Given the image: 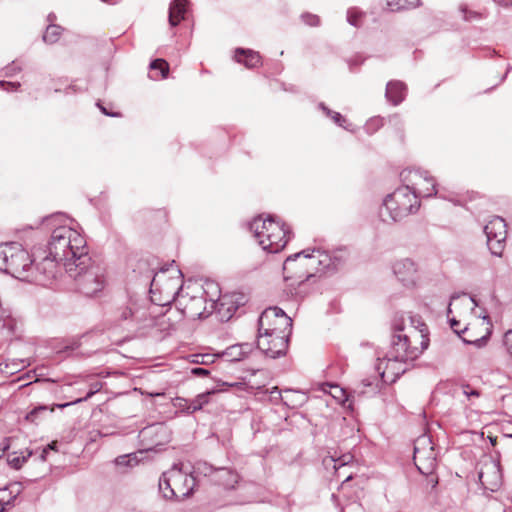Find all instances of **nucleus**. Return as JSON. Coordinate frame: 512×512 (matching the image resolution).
<instances>
[{"label":"nucleus","instance_id":"1","mask_svg":"<svg viewBox=\"0 0 512 512\" xmlns=\"http://www.w3.org/2000/svg\"><path fill=\"white\" fill-rule=\"evenodd\" d=\"M393 336L390 353L392 359L414 361L429 345L428 329L418 315L396 314L392 323Z\"/></svg>","mask_w":512,"mask_h":512},{"label":"nucleus","instance_id":"2","mask_svg":"<svg viewBox=\"0 0 512 512\" xmlns=\"http://www.w3.org/2000/svg\"><path fill=\"white\" fill-rule=\"evenodd\" d=\"M48 253L62 262L66 272H73L76 267L83 268V265L89 263L86 240L77 230L69 226L53 229L48 243Z\"/></svg>","mask_w":512,"mask_h":512},{"label":"nucleus","instance_id":"3","mask_svg":"<svg viewBox=\"0 0 512 512\" xmlns=\"http://www.w3.org/2000/svg\"><path fill=\"white\" fill-rule=\"evenodd\" d=\"M250 230L263 250L270 253H278L288 242V230L272 217L262 219L257 217L250 223Z\"/></svg>","mask_w":512,"mask_h":512},{"label":"nucleus","instance_id":"4","mask_svg":"<svg viewBox=\"0 0 512 512\" xmlns=\"http://www.w3.org/2000/svg\"><path fill=\"white\" fill-rule=\"evenodd\" d=\"M420 207V201L406 185L397 188L393 193L386 196L380 215L383 221L388 219L400 221L410 214L415 213Z\"/></svg>","mask_w":512,"mask_h":512},{"label":"nucleus","instance_id":"5","mask_svg":"<svg viewBox=\"0 0 512 512\" xmlns=\"http://www.w3.org/2000/svg\"><path fill=\"white\" fill-rule=\"evenodd\" d=\"M84 267H76L75 271L67 272L73 278L81 293L86 296H94L102 291L105 284V269L92 261L89 256V263Z\"/></svg>","mask_w":512,"mask_h":512},{"label":"nucleus","instance_id":"6","mask_svg":"<svg viewBox=\"0 0 512 512\" xmlns=\"http://www.w3.org/2000/svg\"><path fill=\"white\" fill-rule=\"evenodd\" d=\"M7 264L5 266V273L13 277L28 281L33 277V263L29 252L25 250L19 243H10L8 248Z\"/></svg>","mask_w":512,"mask_h":512},{"label":"nucleus","instance_id":"7","mask_svg":"<svg viewBox=\"0 0 512 512\" xmlns=\"http://www.w3.org/2000/svg\"><path fill=\"white\" fill-rule=\"evenodd\" d=\"M308 250L295 253L286 258L283 264V273L285 281L294 280L297 284H301L314 276L316 268H312L308 262L312 258V252L307 253Z\"/></svg>","mask_w":512,"mask_h":512},{"label":"nucleus","instance_id":"8","mask_svg":"<svg viewBox=\"0 0 512 512\" xmlns=\"http://www.w3.org/2000/svg\"><path fill=\"white\" fill-rule=\"evenodd\" d=\"M292 320L279 307H269L262 312L258 320V331L268 333H291Z\"/></svg>","mask_w":512,"mask_h":512},{"label":"nucleus","instance_id":"9","mask_svg":"<svg viewBox=\"0 0 512 512\" xmlns=\"http://www.w3.org/2000/svg\"><path fill=\"white\" fill-rule=\"evenodd\" d=\"M400 177L403 184L416 194L418 200L420 197L436 194L435 181L426 171L406 169L401 172Z\"/></svg>","mask_w":512,"mask_h":512},{"label":"nucleus","instance_id":"10","mask_svg":"<svg viewBox=\"0 0 512 512\" xmlns=\"http://www.w3.org/2000/svg\"><path fill=\"white\" fill-rule=\"evenodd\" d=\"M414 463L421 474L430 475L437 466L436 453L430 437L422 435L414 444Z\"/></svg>","mask_w":512,"mask_h":512},{"label":"nucleus","instance_id":"11","mask_svg":"<svg viewBox=\"0 0 512 512\" xmlns=\"http://www.w3.org/2000/svg\"><path fill=\"white\" fill-rule=\"evenodd\" d=\"M288 338L287 334L258 331L257 347L265 356L276 359L286 354Z\"/></svg>","mask_w":512,"mask_h":512},{"label":"nucleus","instance_id":"12","mask_svg":"<svg viewBox=\"0 0 512 512\" xmlns=\"http://www.w3.org/2000/svg\"><path fill=\"white\" fill-rule=\"evenodd\" d=\"M179 304L183 313L189 318H205L208 317L215 309L216 302L214 299L207 300L205 293L193 295L190 297L179 296Z\"/></svg>","mask_w":512,"mask_h":512},{"label":"nucleus","instance_id":"13","mask_svg":"<svg viewBox=\"0 0 512 512\" xmlns=\"http://www.w3.org/2000/svg\"><path fill=\"white\" fill-rule=\"evenodd\" d=\"M347 252L343 248L328 252L320 248L312 250V258L308 259L312 268H316V272L330 271L338 269L346 260Z\"/></svg>","mask_w":512,"mask_h":512},{"label":"nucleus","instance_id":"14","mask_svg":"<svg viewBox=\"0 0 512 512\" xmlns=\"http://www.w3.org/2000/svg\"><path fill=\"white\" fill-rule=\"evenodd\" d=\"M506 227V222L501 217H494L484 227L488 248L495 256L502 255L507 235Z\"/></svg>","mask_w":512,"mask_h":512},{"label":"nucleus","instance_id":"15","mask_svg":"<svg viewBox=\"0 0 512 512\" xmlns=\"http://www.w3.org/2000/svg\"><path fill=\"white\" fill-rule=\"evenodd\" d=\"M196 469L199 473L211 477L214 483L226 489L234 488L239 480L238 474L226 467L215 468L207 463H199Z\"/></svg>","mask_w":512,"mask_h":512},{"label":"nucleus","instance_id":"16","mask_svg":"<svg viewBox=\"0 0 512 512\" xmlns=\"http://www.w3.org/2000/svg\"><path fill=\"white\" fill-rule=\"evenodd\" d=\"M377 371L384 382H395L405 371L407 360L392 359L390 353H386L383 359H378Z\"/></svg>","mask_w":512,"mask_h":512},{"label":"nucleus","instance_id":"17","mask_svg":"<svg viewBox=\"0 0 512 512\" xmlns=\"http://www.w3.org/2000/svg\"><path fill=\"white\" fill-rule=\"evenodd\" d=\"M151 307L152 305L147 302L131 303L128 309L131 321L139 325V328L141 329L154 326L156 324V318L152 315V312L150 311Z\"/></svg>","mask_w":512,"mask_h":512},{"label":"nucleus","instance_id":"18","mask_svg":"<svg viewBox=\"0 0 512 512\" xmlns=\"http://www.w3.org/2000/svg\"><path fill=\"white\" fill-rule=\"evenodd\" d=\"M173 483V492H175V498H186L192 494L195 486L194 477L183 473L178 465L173 466V477L171 478Z\"/></svg>","mask_w":512,"mask_h":512},{"label":"nucleus","instance_id":"19","mask_svg":"<svg viewBox=\"0 0 512 512\" xmlns=\"http://www.w3.org/2000/svg\"><path fill=\"white\" fill-rule=\"evenodd\" d=\"M62 266V262L57 261L54 257L48 255L41 262L33 265V277L30 282H42L46 279L54 278L57 274L58 267Z\"/></svg>","mask_w":512,"mask_h":512},{"label":"nucleus","instance_id":"20","mask_svg":"<svg viewBox=\"0 0 512 512\" xmlns=\"http://www.w3.org/2000/svg\"><path fill=\"white\" fill-rule=\"evenodd\" d=\"M478 478L485 489L496 491L502 481L499 464L494 461L484 464L478 474Z\"/></svg>","mask_w":512,"mask_h":512},{"label":"nucleus","instance_id":"21","mask_svg":"<svg viewBox=\"0 0 512 512\" xmlns=\"http://www.w3.org/2000/svg\"><path fill=\"white\" fill-rule=\"evenodd\" d=\"M393 272L405 286H412L417 280V268L411 259H401L394 263Z\"/></svg>","mask_w":512,"mask_h":512},{"label":"nucleus","instance_id":"22","mask_svg":"<svg viewBox=\"0 0 512 512\" xmlns=\"http://www.w3.org/2000/svg\"><path fill=\"white\" fill-rule=\"evenodd\" d=\"M406 95V86L400 81H390L386 86L385 96L393 105L400 104Z\"/></svg>","mask_w":512,"mask_h":512},{"label":"nucleus","instance_id":"23","mask_svg":"<svg viewBox=\"0 0 512 512\" xmlns=\"http://www.w3.org/2000/svg\"><path fill=\"white\" fill-rule=\"evenodd\" d=\"M235 59L239 63H243L247 68H255L261 63V56L258 52L237 48L235 52Z\"/></svg>","mask_w":512,"mask_h":512},{"label":"nucleus","instance_id":"24","mask_svg":"<svg viewBox=\"0 0 512 512\" xmlns=\"http://www.w3.org/2000/svg\"><path fill=\"white\" fill-rule=\"evenodd\" d=\"M186 0H173L169 6V24L172 27L177 26L186 13Z\"/></svg>","mask_w":512,"mask_h":512},{"label":"nucleus","instance_id":"25","mask_svg":"<svg viewBox=\"0 0 512 512\" xmlns=\"http://www.w3.org/2000/svg\"><path fill=\"white\" fill-rule=\"evenodd\" d=\"M172 477L173 467L170 470L164 472L159 479V491L166 499H172L175 496V492H173V483L171 482Z\"/></svg>","mask_w":512,"mask_h":512},{"label":"nucleus","instance_id":"26","mask_svg":"<svg viewBox=\"0 0 512 512\" xmlns=\"http://www.w3.org/2000/svg\"><path fill=\"white\" fill-rule=\"evenodd\" d=\"M214 393V390H209L204 393L198 394L193 400L190 401L189 406H187L186 408V412L192 414L196 411L201 410L206 404L209 403V397Z\"/></svg>","mask_w":512,"mask_h":512},{"label":"nucleus","instance_id":"27","mask_svg":"<svg viewBox=\"0 0 512 512\" xmlns=\"http://www.w3.org/2000/svg\"><path fill=\"white\" fill-rule=\"evenodd\" d=\"M32 455L31 451H21V452H13L8 454L7 463L10 467L14 469H20L23 464L27 461V459Z\"/></svg>","mask_w":512,"mask_h":512},{"label":"nucleus","instance_id":"28","mask_svg":"<svg viewBox=\"0 0 512 512\" xmlns=\"http://www.w3.org/2000/svg\"><path fill=\"white\" fill-rule=\"evenodd\" d=\"M62 33V27L56 24H49L43 34V41L47 44L56 43Z\"/></svg>","mask_w":512,"mask_h":512},{"label":"nucleus","instance_id":"29","mask_svg":"<svg viewBox=\"0 0 512 512\" xmlns=\"http://www.w3.org/2000/svg\"><path fill=\"white\" fill-rule=\"evenodd\" d=\"M363 13L355 8H350L347 11V21L350 25L358 27L361 25Z\"/></svg>","mask_w":512,"mask_h":512},{"label":"nucleus","instance_id":"30","mask_svg":"<svg viewBox=\"0 0 512 512\" xmlns=\"http://www.w3.org/2000/svg\"><path fill=\"white\" fill-rule=\"evenodd\" d=\"M150 68L159 69L163 78H166L169 72V65L164 59H156L151 62Z\"/></svg>","mask_w":512,"mask_h":512},{"label":"nucleus","instance_id":"31","mask_svg":"<svg viewBox=\"0 0 512 512\" xmlns=\"http://www.w3.org/2000/svg\"><path fill=\"white\" fill-rule=\"evenodd\" d=\"M10 247V243L0 244V271H5V266L7 264L8 257V248Z\"/></svg>","mask_w":512,"mask_h":512},{"label":"nucleus","instance_id":"32","mask_svg":"<svg viewBox=\"0 0 512 512\" xmlns=\"http://www.w3.org/2000/svg\"><path fill=\"white\" fill-rule=\"evenodd\" d=\"M302 20L309 26H318L320 23V19L317 15L305 13L301 16Z\"/></svg>","mask_w":512,"mask_h":512},{"label":"nucleus","instance_id":"33","mask_svg":"<svg viewBox=\"0 0 512 512\" xmlns=\"http://www.w3.org/2000/svg\"><path fill=\"white\" fill-rule=\"evenodd\" d=\"M193 357H194L193 362L198 363V364H208V363H211L214 361V355H210V354H198V355H193Z\"/></svg>","mask_w":512,"mask_h":512},{"label":"nucleus","instance_id":"34","mask_svg":"<svg viewBox=\"0 0 512 512\" xmlns=\"http://www.w3.org/2000/svg\"><path fill=\"white\" fill-rule=\"evenodd\" d=\"M132 461H134L136 463V458L135 457L131 458L130 455H121L115 459V463L118 466H131Z\"/></svg>","mask_w":512,"mask_h":512},{"label":"nucleus","instance_id":"35","mask_svg":"<svg viewBox=\"0 0 512 512\" xmlns=\"http://www.w3.org/2000/svg\"><path fill=\"white\" fill-rule=\"evenodd\" d=\"M46 411V407L45 406H39V407H36L34 408L33 410H31L27 415H26V420L28 421H31V422H35L36 419H37V416L39 413H42Z\"/></svg>","mask_w":512,"mask_h":512},{"label":"nucleus","instance_id":"36","mask_svg":"<svg viewBox=\"0 0 512 512\" xmlns=\"http://www.w3.org/2000/svg\"><path fill=\"white\" fill-rule=\"evenodd\" d=\"M386 5L391 11H397L403 9V3L401 0H386Z\"/></svg>","mask_w":512,"mask_h":512},{"label":"nucleus","instance_id":"37","mask_svg":"<svg viewBox=\"0 0 512 512\" xmlns=\"http://www.w3.org/2000/svg\"><path fill=\"white\" fill-rule=\"evenodd\" d=\"M0 85L3 86L4 89L7 90V91H14V90H17L20 87V83L19 82H4V81H1Z\"/></svg>","mask_w":512,"mask_h":512},{"label":"nucleus","instance_id":"38","mask_svg":"<svg viewBox=\"0 0 512 512\" xmlns=\"http://www.w3.org/2000/svg\"><path fill=\"white\" fill-rule=\"evenodd\" d=\"M331 118L337 125L346 128L344 125V123H346V119L340 113L333 112Z\"/></svg>","mask_w":512,"mask_h":512},{"label":"nucleus","instance_id":"39","mask_svg":"<svg viewBox=\"0 0 512 512\" xmlns=\"http://www.w3.org/2000/svg\"><path fill=\"white\" fill-rule=\"evenodd\" d=\"M504 343L508 347L509 353L512 356V330H509L505 333Z\"/></svg>","mask_w":512,"mask_h":512},{"label":"nucleus","instance_id":"40","mask_svg":"<svg viewBox=\"0 0 512 512\" xmlns=\"http://www.w3.org/2000/svg\"><path fill=\"white\" fill-rule=\"evenodd\" d=\"M190 402L187 399L184 398H176L175 406L181 409L182 411L186 412L187 406H189Z\"/></svg>","mask_w":512,"mask_h":512},{"label":"nucleus","instance_id":"41","mask_svg":"<svg viewBox=\"0 0 512 512\" xmlns=\"http://www.w3.org/2000/svg\"><path fill=\"white\" fill-rule=\"evenodd\" d=\"M462 393L464 395H466L467 397H471V396H476L478 397L479 396V392L475 389H470L469 386H463L462 387Z\"/></svg>","mask_w":512,"mask_h":512},{"label":"nucleus","instance_id":"42","mask_svg":"<svg viewBox=\"0 0 512 512\" xmlns=\"http://www.w3.org/2000/svg\"><path fill=\"white\" fill-rule=\"evenodd\" d=\"M450 327H451V329H452L455 333H457V334H459L460 332H462V331H463V330L460 328V322H459V321H457L455 318H451V319H450Z\"/></svg>","mask_w":512,"mask_h":512},{"label":"nucleus","instance_id":"43","mask_svg":"<svg viewBox=\"0 0 512 512\" xmlns=\"http://www.w3.org/2000/svg\"><path fill=\"white\" fill-rule=\"evenodd\" d=\"M403 3V9H408L412 7H416L419 4V0H401Z\"/></svg>","mask_w":512,"mask_h":512},{"label":"nucleus","instance_id":"44","mask_svg":"<svg viewBox=\"0 0 512 512\" xmlns=\"http://www.w3.org/2000/svg\"><path fill=\"white\" fill-rule=\"evenodd\" d=\"M191 373L196 376H206L209 374V371L207 369L197 367L193 368Z\"/></svg>","mask_w":512,"mask_h":512},{"label":"nucleus","instance_id":"45","mask_svg":"<svg viewBox=\"0 0 512 512\" xmlns=\"http://www.w3.org/2000/svg\"><path fill=\"white\" fill-rule=\"evenodd\" d=\"M20 70H21V68H20V67L15 66V64H14V63H12V65H11V66L7 67V73H6V75H12V73H16V72H18V71H20Z\"/></svg>","mask_w":512,"mask_h":512},{"label":"nucleus","instance_id":"46","mask_svg":"<svg viewBox=\"0 0 512 512\" xmlns=\"http://www.w3.org/2000/svg\"><path fill=\"white\" fill-rule=\"evenodd\" d=\"M361 385L363 386V388L365 387H371L372 386V383L368 380V379H365L361 382ZM359 394H364L365 393V390L364 389H360L358 391Z\"/></svg>","mask_w":512,"mask_h":512},{"label":"nucleus","instance_id":"47","mask_svg":"<svg viewBox=\"0 0 512 512\" xmlns=\"http://www.w3.org/2000/svg\"><path fill=\"white\" fill-rule=\"evenodd\" d=\"M319 107L322 109V111L328 116V117H331L333 115V112L332 110H330L328 107H326L323 103H321L319 105Z\"/></svg>","mask_w":512,"mask_h":512},{"label":"nucleus","instance_id":"48","mask_svg":"<svg viewBox=\"0 0 512 512\" xmlns=\"http://www.w3.org/2000/svg\"><path fill=\"white\" fill-rule=\"evenodd\" d=\"M98 106H99V108L101 109V111H102L105 115H107V116H111V117L119 116V113H110V112H108V111L106 110V108H105V107H103V106H101V105H99V104H98Z\"/></svg>","mask_w":512,"mask_h":512},{"label":"nucleus","instance_id":"49","mask_svg":"<svg viewBox=\"0 0 512 512\" xmlns=\"http://www.w3.org/2000/svg\"><path fill=\"white\" fill-rule=\"evenodd\" d=\"M60 217H62L61 214L52 215V216L44 218L43 222L44 223H49V222H51V221H53V220H55L57 218H60Z\"/></svg>","mask_w":512,"mask_h":512},{"label":"nucleus","instance_id":"50","mask_svg":"<svg viewBox=\"0 0 512 512\" xmlns=\"http://www.w3.org/2000/svg\"><path fill=\"white\" fill-rule=\"evenodd\" d=\"M128 309L129 307H127L121 314V318L124 319V320H128L130 319L131 320V317L129 315V312H128Z\"/></svg>","mask_w":512,"mask_h":512},{"label":"nucleus","instance_id":"51","mask_svg":"<svg viewBox=\"0 0 512 512\" xmlns=\"http://www.w3.org/2000/svg\"><path fill=\"white\" fill-rule=\"evenodd\" d=\"M498 4L503 6L512 5V0H495Z\"/></svg>","mask_w":512,"mask_h":512},{"label":"nucleus","instance_id":"52","mask_svg":"<svg viewBox=\"0 0 512 512\" xmlns=\"http://www.w3.org/2000/svg\"><path fill=\"white\" fill-rule=\"evenodd\" d=\"M47 20H48L49 24H54V21L56 20V15L54 13H50L47 16Z\"/></svg>","mask_w":512,"mask_h":512},{"label":"nucleus","instance_id":"53","mask_svg":"<svg viewBox=\"0 0 512 512\" xmlns=\"http://www.w3.org/2000/svg\"><path fill=\"white\" fill-rule=\"evenodd\" d=\"M461 11L464 13V16H463V17H464V19H465V20H469V19H470V16H468V15H467V11H466V9H465V8H462V9H461Z\"/></svg>","mask_w":512,"mask_h":512},{"label":"nucleus","instance_id":"54","mask_svg":"<svg viewBox=\"0 0 512 512\" xmlns=\"http://www.w3.org/2000/svg\"><path fill=\"white\" fill-rule=\"evenodd\" d=\"M338 461H340V462H341V463H340V466H344V465L347 463V461H346V456H343V458L339 459Z\"/></svg>","mask_w":512,"mask_h":512},{"label":"nucleus","instance_id":"55","mask_svg":"<svg viewBox=\"0 0 512 512\" xmlns=\"http://www.w3.org/2000/svg\"><path fill=\"white\" fill-rule=\"evenodd\" d=\"M48 448L54 450L56 448V442H52L51 444H49Z\"/></svg>","mask_w":512,"mask_h":512},{"label":"nucleus","instance_id":"56","mask_svg":"<svg viewBox=\"0 0 512 512\" xmlns=\"http://www.w3.org/2000/svg\"><path fill=\"white\" fill-rule=\"evenodd\" d=\"M46 454H47V449H44V450L42 451V454H41V458H42L43 460H45V458H46Z\"/></svg>","mask_w":512,"mask_h":512},{"label":"nucleus","instance_id":"57","mask_svg":"<svg viewBox=\"0 0 512 512\" xmlns=\"http://www.w3.org/2000/svg\"><path fill=\"white\" fill-rule=\"evenodd\" d=\"M332 388L339 391L342 395L344 394V390L340 389L338 386H332Z\"/></svg>","mask_w":512,"mask_h":512},{"label":"nucleus","instance_id":"58","mask_svg":"<svg viewBox=\"0 0 512 512\" xmlns=\"http://www.w3.org/2000/svg\"><path fill=\"white\" fill-rule=\"evenodd\" d=\"M398 119V115H393L392 117H390V121H397Z\"/></svg>","mask_w":512,"mask_h":512},{"label":"nucleus","instance_id":"59","mask_svg":"<svg viewBox=\"0 0 512 512\" xmlns=\"http://www.w3.org/2000/svg\"><path fill=\"white\" fill-rule=\"evenodd\" d=\"M156 282H157V280H156V276H154V278H153V279H152V281H151V286H152V287H153V286H155V285H156Z\"/></svg>","mask_w":512,"mask_h":512},{"label":"nucleus","instance_id":"60","mask_svg":"<svg viewBox=\"0 0 512 512\" xmlns=\"http://www.w3.org/2000/svg\"><path fill=\"white\" fill-rule=\"evenodd\" d=\"M466 300L469 301V302H472L474 305H476V302H475V300L472 297L467 298Z\"/></svg>","mask_w":512,"mask_h":512},{"label":"nucleus","instance_id":"61","mask_svg":"<svg viewBox=\"0 0 512 512\" xmlns=\"http://www.w3.org/2000/svg\"><path fill=\"white\" fill-rule=\"evenodd\" d=\"M222 481H224V482L229 481V477H227V476H226V477H223V478H222Z\"/></svg>","mask_w":512,"mask_h":512},{"label":"nucleus","instance_id":"62","mask_svg":"<svg viewBox=\"0 0 512 512\" xmlns=\"http://www.w3.org/2000/svg\"><path fill=\"white\" fill-rule=\"evenodd\" d=\"M456 299H459V297H455V296L452 297V301H454Z\"/></svg>","mask_w":512,"mask_h":512},{"label":"nucleus","instance_id":"63","mask_svg":"<svg viewBox=\"0 0 512 512\" xmlns=\"http://www.w3.org/2000/svg\"><path fill=\"white\" fill-rule=\"evenodd\" d=\"M91 395H93V392H90L86 398L90 397Z\"/></svg>","mask_w":512,"mask_h":512},{"label":"nucleus","instance_id":"64","mask_svg":"<svg viewBox=\"0 0 512 512\" xmlns=\"http://www.w3.org/2000/svg\"><path fill=\"white\" fill-rule=\"evenodd\" d=\"M469 14H470V16H472V15H473V16H476V14H475V13H473V12H470Z\"/></svg>","mask_w":512,"mask_h":512}]
</instances>
